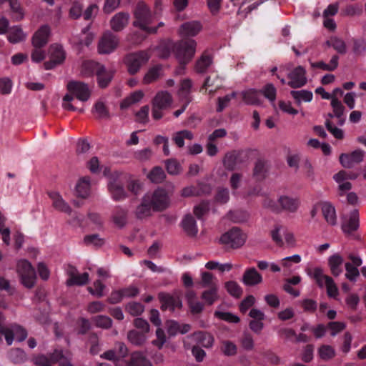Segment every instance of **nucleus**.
<instances>
[{
	"mask_svg": "<svg viewBox=\"0 0 366 366\" xmlns=\"http://www.w3.org/2000/svg\"><path fill=\"white\" fill-rule=\"evenodd\" d=\"M134 16L135 19L133 24L134 26L139 27L147 34H153L157 31L156 27L150 26L154 17L149 6L144 2L140 1L137 4Z\"/></svg>",
	"mask_w": 366,
	"mask_h": 366,
	"instance_id": "1",
	"label": "nucleus"
},
{
	"mask_svg": "<svg viewBox=\"0 0 366 366\" xmlns=\"http://www.w3.org/2000/svg\"><path fill=\"white\" fill-rule=\"evenodd\" d=\"M247 239V234L240 228L234 227L223 233L218 242L227 249H237L244 245Z\"/></svg>",
	"mask_w": 366,
	"mask_h": 366,
	"instance_id": "2",
	"label": "nucleus"
},
{
	"mask_svg": "<svg viewBox=\"0 0 366 366\" xmlns=\"http://www.w3.org/2000/svg\"><path fill=\"white\" fill-rule=\"evenodd\" d=\"M82 73L86 76L96 74L98 84L102 88L108 86L113 76L111 71H107L103 65L93 61H87L83 63Z\"/></svg>",
	"mask_w": 366,
	"mask_h": 366,
	"instance_id": "3",
	"label": "nucleus"
},
{
	"mask_svg": "<svg viewBox=\"0 0 366 366\" xmlns=\"http://www.w3.org/2000/svg\"><path fill=\"white\" fill-rule=\"evenodd\" d=\"M144 197L145 201L151 204L153 211L159 212L166 209L170 204L168 192L163 188H157L154 191L147 192Z\"/></svg>",
	"mask_w": 366,
	"mask_h": 366,
	"instance_id": "4",
	"label": "nucleus"
},
{
	"mask_svg": "<svg viewBox=\"0 0 366 366\" xmlns=\"http://www.w3.org/2000/svg\"><path fill=\"white\" fill-rule=\"evenodd\" d=\"M122 174L114 172L109 177L107 183V190L111 198L116 202L125 200L128 197V193L121 180Z\"/></svg>",
	"mask_w": 366,
	"mask_h": 366,
	"instance_id": "5",
	"label": "nucleus"
},
{
	"mask_svg": "<svg viewBox=\"0 0 366 366\" xmlns=\"http://www.w3.org/2000/svg\"><path fill=\"white\" fill-rule=\"evenodd\" d=\"M16 272L20 282L26 288L31 289L34 287L36 275L31 264L26 260L21 259L17 262Z\"/></svg>",
	"mask_w": 366,
	"mask_h": 366,
	"instance_id": "6",
	"label": "nucleus"
},
{
	"mask_svg": "<svg viewBox=\"0 0 366 366\" xmlns=\"http://www.w3.org/2000/svg\"><path fill=\"white\" fill-rule=\"evenodd\" d=\"M197 43L193 39L182 40L174 46L175 55L180 64L188 63L194 56Z\"/></svg>",
	"mask_w": 366,
	"mask_h": 366,
	"instance_id": "7",
	"label": "nucleus"
},
{
	"mask_svg": "<svg viewBox=\"0 0 366 366\" xmlns=\"http://www.w3.org/2000/svg\"><path fill=\"white\" fill-rule=\"evenodd\" d=\"M172 103V97L167 92H158L152 101V114L156 119H160L163 117V111L169 108Z\"/></svg>",
	"mask_w": 366,
	"mask_h": 366,
	"instance_id": "8",
	"label": "nucleus"
},
{
	"mask_svg": "<svg viewBox=\"0 0 366 366\" xmlns=\"http://www.w3.org/2000/svg\"><path fill=\"white\" fill-rule=\"evenodd\" d=\"M358 175V173L346 170H340L334 174L333 179L338 184V192L340 196L344 195L352 189V184L349 181L356 179Z\"/></svg>",
	"mask_w": 366,
	"mask_h": 366,
	"instance_id": "9",
	"label": "nucleus"
},
{
	"mask_svg": "<svg viewBox=\"0 0 366 366\" xmlns=\"http://www.w3.org/2000/svg\"><path fill=\"white\" fill-rule=\"evenodd\" d=\"M149 57L150 55L145 51L127 55L125 61L129 74H134L138 72L141 66L147 62Z\"/></svg>",
	"mask_w": 366,
	"mask_h": 366,
	"instance_id": "10",
	"label": "nucleus"
},
{
	"mask_svg": "<svg viewBox=\"0 0 366 366\" xmlns=\"http://www.w3.org/2000/svg\"><path fill=\"white\" fill-rule=\"evenodd\" d=\"M277 203L280 206V211L295 213L300 207L301 200L297 196L282 194L278 197Z\"/></svg>",
	"mask_w": 366,
	"mask_h": 366,
	"instance_id": "11",
	"label": "nucleus"
},
{
	"mask_svg": "<svg viewBox=\"0 0 366 366\" xmlns=\"http://www.w3.org/2000/svg\"><path fill=\"white\" fill-rule=\"evenodd\" d=\"M68 94L75 97L81 102L87 101L91 95L89 86L80 81H70L67 84Z\"/></svg>",
	"mask_w": 366,
	"mask_h": 366,
	"instance_id": "12",
	"label": "nucleus"
},
{
	"mask_svg": "<svg viewBox=\"0 0 366 366\" xmlns=\"http://www.w3.org/2000/svg\"><path fill=\"white\" fill-rule=\"evenodd\" d=\"M4 335L7 345H11L14 339L19 342L24 341L27 337V332L21 326L14 324L6 327Z\"/></svg>",
	"mask_w": 366,
	"mask_h": 366,
	"instance_id": "13",
	"label": "nucleus"
},
{
	"mask_svg": "<svg viewBox=\"0 0 366 366\" xmlns=\"http://www.w3.org/2000/svg\"><path fill=\"white\" fill-rule=\"evenodd\" d=\"M306 73V69L303 66L295 67L287 74V84L295 89L305 86L307 82Z\"/></svg>",
	"mask_w": 366,
	"mask_h": 366,
	"instance_id": "14",
	"label": "nucleus"
},
{
	"mask_svg": "<svg viewBox=\"0 0 366 366\" xmlns=\"http://www.w3.org/2000/svg\"><path fill=\"white\" fill-rule=\"evenodd\" d=\"M359 227V214L357 209H353L349 215L342 217V229L343 232L351 236Z\"/></svg>",
	"mask_w": 366,
	"mask_h": 366,
	"instance_id": "15",
	"label": "nucleus"
},
{
	"mask_svg": "<svg viewBox=\"0 0 366 366\" xmlns=\"http://www.w3.org/2000/svg\"><path fill=\"white\" fill-rule=\"evenodd\" d=\"M49 51L50 61L44 63V68L47 70L61 64L65 59V53L61 46L52 45L50 46Z\"/></svg>",
	"mask_w": 366,
	"mask_h": 366,
	"instance_id": "16",
	"label": "nucleus"
},
{
	"mask_svg": "<svg viewBox=\"0 0 366 366\" xmlns=\"http://www.w3.org/2000/svg\"><path fill=\"white\" fill-rule=\"evenodd\" d=\"M119 40L111 32H106L99 41L98 49L101 54H109L117 46Z\"/></svg>",
	"mask_w": 366,
	"mask_h": 366,
	"instance_id": "17",
	"label": "nucleus"
},
{
	"mask_svg": "<svg viewBox=\"0 0 366 366\" xmlns=\"http://www.w3.org/2000/svg\"><path fill=\"white\" fill-rule=\"evenodd\" d=\"M49 196L51 200V205L55 210L65 213L69 216H71V207L63 199L62 196L59 192H49Z\"/></svg>",
	"mask_w": 366,
	"mask_h": 366,
	"instance_id": "18",
	"label": "nucleus"
},
{
	"mask_svg": "<svg viewBox=\"0 0 366 366\" xmlns=\"http://www.w3.org/2000/svg\"><path fill=\"white\" fill-rule=\"evenodd\" d=\"M364 152L361 150H355L350 154H342L340 156V162L345 168H352L355 164L363 160Z\"/></svg>",
	"mask_w": 366,
	"mask_h": 366,
	"instance_id": "19",
	"label": "nucleus"
},
{
	"mask_svg": "<svg viewBox=\"0 0 366 366\" xmlns=\"http://www.w3.org/2000/svg\"><path fill=\"white\" fill-rule=\"evenodd\" d=\"M129 19L130 15L129 13L123 11L118 12L110 19V27L114 31H121L127 26Z\"/></svg>",
	"mask_w": 366,
	"mask_h": 366,
	"instance_id": "20",
	"label": "nucleus"
},
{
	"mask_svg": "<svg viewBox=\"0 0 366 366\" xmlns=\"http://www.w3.org/2000/svg\"><path fill=\"white\" fill-rule=\"evenodd\" d=\"M319 206L327 223L332 226L336 225L337 215L335 206L327 201L320 202Z\"/></svg>",
	"mask_w": 366,
	"mask_h": 366,
	"instance_id": "21",
	"label": "nucleus"
},
{
	"mask_svg": "<svg viewBox=\"0 0 366 366\" xmlns=\"http://www.w3.org/2000/svg\"><path fill=\"white\" fill-rule=\"evenodd\" d=\"M51 29L48 25L41 26L32 37V44L34 47H43L49 40Z\"/></svg>",
	"mask_w": 366,
	"mask_h": 366,
	"instance_id": "22",
	"label": "nucleus"
},
{
	"mask_svg": "<svg viewBox=\"0 0 366 366\" xmlns=\"http://www.w3.org/2000/svg\"><path fill=\"white\" fill-rule=\"evenodd\" d=\"M159 298L162 302L163 310H174L182 307V301L177 295H171L167 293H160Z\"/></svg>",
	"mask_w": 366,
	"mask_h": 366,
	"instance_id": "23",
	"label": "nucleus"
},
{
	"mask_svg": "<svg viewBox=\"0 0 366 366\" xmlns=\"http://www.w3.org/2000/svg\"><path fill=\"white\" fill-rule=\"evenodd\" d=\"M92 182L89 177L79 179L75 187V194L78 197L86 199L91 193Z\"/></svg>",
	"mask_w": 366,
	"mask_h": 366,
	"instance_id": "24",
	"label": "nucleus"
},
{
	"mask_svg": "<svg viewBox=\"0 0 366 366\" xmlns=\"http://www.w3.org/2000/svg\"><path fill=\"white\" fill-rule=\"evenodd\" d=\"M202 30V25L199 21H187L181 25L179 29V34L182 36H194Z\"/></svg>",
	"mask_w": 366,
	"mask_h": 366,
	"instance_id": "25",
	"label": "nucleus"
},
{
	"mask_svg": "<svg viewBox=\"0 0 366 366\" xmlns=\"http://www.w3.org/2000/svg\"><path fill=\"white\" fill-rule=\"evenodd\" d=\"M69 279L66 281L68 286L84 285L89 282V275L87 272L80 274L75 268H71L69 271Z\"/></svg>",
	"mask_w": 366,
	"mask_h": 366,
	"instance_id": "26",
	"label": "nucleus"
},
{
	"mask_svg": "<svg viewBox=\"0 0 366 366\" xmlns=\"http://www.w3.org/2000/svg\"><path fill=\"white\" fill-rule=\"evenodd\" d=\"M59 350H55L53 353L48 355H39L32 359V362L37 366H51L57 362L58 355H60Z\"/></svg>",
	"mask_w": 366,
	"mask_h": 366,
	"instance_id": "27",
	"label": "nucleus"
},
{
	"mask_svg": "<svg viewBox=\"0 0 366 366\" xmlns=\"http://www.w3.org/2000/svg\"><path fill=\"white\" fill-rule=\"evenodd\" d=\"M218 291V285H212L202 292L201 299L206 305L211 306L219 299Z\"/></svg>",
	"mask_w": 366,
	"mask_h": 366,
	"instance_id": "28",
	"label": "nucleus"
},
{
	"mask_svg": "<svg viewBox=\"0 0 366 366\" xmlns=\"http://www.w3.org/2000/svg\"><path fill=\"white\" fill-rule=\"evenodd\" d=\"M90 25L84 28L79 35L73 36V41L81 46H89L94 38V34L90 31Z\"/></svg>",
	"mask_w": 366,
	"mask_h": 366,
	"instance_id": "29",
	"label": "nucleus"
},
{
	"mask_svg": "<svg viewBox=\"0 0 366 366\" xmlns=\"http://www.w3.org/2000/svg\"><path fill=\"white\" fill-rule=\"evenodd\" d=\"M127 340L134 346H142L148 339V335L137 330H131L127 332Z\"/></svg>",
	"mask_w": 366,
	"mask_h": 366,
	"instance_id": "30",
	"label": "nucleus"
},
{
	"mask_svg": "<svg viewBox=\"0 0 366 366\" xmlns=\"http://www.w3.org/2000/svg\"><path fill=\"white\" fill-rule=\"evenodd\" d=\"M306 272L308 276L315 280L320 287H323L327 281V278H330V276L325 275L323 269L319 267L308 268L306 269Z\"/></svg>",
	"mask_w": 366,
	"mask_h": 366,
	"instance_id": "31",
	"label": "nucleus"
},
{
	"mask_svg": "<svg viewBox=\"0 0 366 366\" xmlns=\"http://www.w3.org/2000/svg\"><path fill=\"white\" fill-rule=\"evenodd\" d=\"M342 263L343 258L339 254H335L328 258V265L334 276L337 277L342 272Z\"/></svg>",
	"mask_w": 366,
	"mask_h": 366,
	"instance_id": "32",
	"label": "nucleus"
},
{
	"mask_svg": "<svg viewBox=\"0 0 366 366\" xmlns=\"http://www.w3.org/2000/svg\"><path fill=\"white\" fill-rule=\"evenodd\" d=\"M163 75V69L161 65H156L151 67L144 76L142 82L144 84H149Z\"/></svg>",
	"mask_w": 366,
	"mask_h": 366,
	"instance_id": "33",
	"label": "nucleus"
},
{
	"mask_svg": "<svg viewBox=\"0 0 366 366\" xmlns=\"http://www.w3.org/2000/svg\"><path fill=\"white\" fill-rule=\"evenodd\" d=\"M26 34L19 26H14L9 29L7 39L11 44H17L26 39Z\"/></svg>",
	"mask_w": 366,
	"mask_h": 366,
	"instance_id": "34",
	"label": "nucleus"
},
{
	"mask_svg": "<svg viewBox=\"0 0 366 366\" xmlns=\"http://www.w3.org/2000/svg\"><path fill=\"white\" fill-rule=\"evenodd\" d=\"M339 57L337 55H334L329 64H326L322 61L317 62H310V66L313 69H320L323 71H334L338 66Z\"/></svg>",
	"mask_w": 366,
	"mask_h": 366,
	"instance_id": "35",
	"label": "nucleus"
},
{
	"mask_svg": "<svg viewBox=\"0 0 366 366\" xmlns=\"http://www.w3.org/2000/svg\"><path fill=\"white\" fill-rule=\"evenodd\" d=\"M262 276L254 268L245 271L243 276V282L246 285H254L262 282Z\"/></svg>",
	"mask_w": 366,
	"mask_h": 366,
	"instance_id": "36",
	"label": "nucleus"
},
{
	"mask_svg": "<svg viewBox=\"0 0 366 366\" xmlns=\"http://www.w3.org/2000/svg\"><path fill=\"white\" fill-rule=\"evenodd\" d=\"M182 225L187 234L194 236L197 234L198 229L196 221L191 214L185 215L182 219Z\"/></svg>",
	"mask_w": 366,
	"mask_h": 366,
	"instance_id": "37",
	"label": "nucleus"
},
{
	"mask_svg": "<svg viewBox=\"0 0 366 366\" xmlns=\"http://www.w3.org/2000/svg\"><path fill=\"white\" fill-rule=\"evenodd\" d=\"M194 138L192 132L187 129L181 130L175 132L172 136V140L178 147L184 146V140H192Z\"/></svg>",
	"mask_w": 366,
	"mask_h": 366,
	"instance_id": "38",
	"label": "nucleus"
},
{
	"mask_svg": "<svg viewBox=\"0 0 366 366\" xmlns=\"http://www.w3.org/2000/svg\"><path fill=\"white\" fill-rule=\"evenodd\" d=\"M131 366H152L150 361L147 358L145 355L140 352L136 351L132 353L130 358Z\"/></svg>",
	"mask_w": 366,
	"mask_h": 366,
	"instance_id": "39",
	"label": "nucleus"
},
{
	"mask_svg": "<svg viewBox=\"0 0 366 366\" xmlns=\"http://www.w3.org/2000/svg\"><path fill=\"white\" fill-rule=\"evenodd\" d=\"M326 44L332 46L339 54H344L347 52V45L345 41L338 36H331L327 41Z\"/></svg>",
	"mask_w": 366,
	"mask_h": 366,
	"instance_id": "40",
	"label": "nucleus"
},
{
	"mask_svg": "<svg viewBox=\"0 0 366 366\" xmlns=\"http://www.w3.org/2000/svg\"><path fill=\"white\" fill-rule=\"evenodd\" d=\"M152 207L147 202L145 201V197L143 196L141 204L137 206L135 214L139 219L147 217L152 214Z\"/></svg>",
	"mask_w": 366,
	"mask_h": 366,
	"instance_id": "41",
	"label": "nucleus"
},
{
	"mask_svg": "<svg viewBox=\"0 0 366 366\" xmlns=\"http://www.w3.org/2000/svg\"><path fill=\"white\" fill-rule=\"evenodd\" d=\"M244 102L247 104H259L261 101L259 99V92L254 89H248L242 92Z\"/></svg>",
	"mask_w": 366,
	"mask_h": 366,
	"instance_id": "42",
	"label": "nucleus"
},
{
	"mask_svg": "<svg viewBox=\"0 0 366 366\" xmlns=\"http://www.w3.org/2000/svg\"><path fill=\"white\" fill-rule=\"evenodd\" d=\"M192 337L202 346L205 347H210L214 343L213 337L206 332H198L193 334Z\"/></svg>",
	"mask_w": 366,
	"mask_h": 366,
	"instance_id": "43",
	"label": "nucleus"
},
{
	"mask_svg": "<svg viewBox=\"0 0 366 366\" xmlns=\"http://www.w3.org/2000/svg\"><path fill=\"white\" fill-rule=\"evenodd\" d=\"M317 353L321 360L328 361L335 356L336 351L332 346L323 345L318 348Z\"/></svg>",
	"mask_w": 366,
	"mask_h": 366,
	"instance_id": "44",
	"label": "nucleus"
},
{
	"mask_svg": "<svg viewBox=\"0 0 366 366\" xmlns=\"http://www.w3.org/2000/svg\"><path fill=\"white\" fill-rule=\"evenodd\" d=\"M144 97V92L142 90H138L131 94L128 97L122 101L121 103V108L125 109L132 104L139 102Z\"/></svg>",
	"mask_w": 366,
	"mask_h": 366,
	"instance_id": "45",
	"label": "nucleus"
},
{
	"mask_svg": "<svg viewBox=\"0 0 366 366\" xmlns=\"http://www.w3.org/2000/svg\"><path fill=\"white\" fill-rule=\"evenodd\" d=\"M292 97L296 100L297 103L300 104L302 102H310L312 99L313 94L308 90H298L291 91Z\"/></svg>",
	"mask_w": 366,
	"mask_h": 366,
	"instance_id": "46",
	"label": "nucleus"
},
{
	"mask_svg": "<svg viewBox=\"0 0 366 366\" xmlns=\"http://www.w3.org/2000/svg\"><path fill=\"white\" fill-rule=\"evenodd\" d=\"M212 63V59L210 55L207 54H204L201 56V57L197 60L196 63V71L198 73H204L206 71L207 68L210 66Z\"/></svg>",
	"mask_w": 366,
	"mask_h": 366,
	"instance_id": "47",
	"label": "nucleus"
},
{
	"mask_svg": "<svg viewBox=\"0 0 366 366\" xmlns=\"http://www.w3.org/2000/svg\"><path fill=\"white\" fill-rule=\"evenodd\" d=\"M331 106L333 109L335 117L340 119V124L342 125L345 122V119L342 118L345 111L342 104L337 99V97H332L331 100Z\"/></svg>",
	"mask_w": 366,
	"mask_h": 366,
	"instance_id": "48",
	"label": "nucleus"
},
{
	"mask_svg": "<svg viewBox=\"0 0 366 366\" xmlns=\"http://www.w3.org/2000/svg\"><path fill=\"white\" fill-rule=\"evenodd\" d=\"M201 278L199 282L200 288L212 287V285H217L214 275L207 272H201Z\"/></svg>",
	"mask_w": 366,
	"mask_h": 366,
	"instance_id": "49",
	"label": "nucleus"
},
{
	"mask_svg": "<svg viewBox=\"0 0 366 366\" xmlns=\"http://www.w3.org/2000/svg\"><path fill=\"white\" fill-rule=\"evenodd\" d=\"M166 175L163 169L160 167H154L152 171L147 174L148 179L153 183L162 182Z\"/></svg>",
	"mask_w": 366,
	"mask_h": 366,
	"instance_id": "50",
	"label": "nucleus"
},
{
	"mask_svg": "<svg viewBox=\"0 0 366 366\" xmlns=\"http://www.w3.org/2000/svg\"><path fill=\"white\" fill-rule=\"evenodd\" d=\"M261 92L275 108L274 101L276 99L277 89L274 86L271 84H267L261 90Z\"/></svg>",
	"mask_w": 366,
	"mask_h": 366,
	"instance_id": "51",
	"label": "nucleus"
},
{
	"mask_svg": "<svg viewBox=\"0 0 366 366\" xmlns=\"http://www.w3.org/2000/svg\"><path fill=\"white\" fill-rule=\"evenodd\" d=\"M221 352L226 356H234L237 352V345L229 340L222 342Z\"/></svg>",
	"mask_w": 366,
	"mask_h": 366,
	"instance_id": "52",
	"label": "nucleus"
},
{
	"mask_svg": "<svg viewBox=\"0 0 366 366\" xmlns=\"http://www.w3.org/2000/svg\"><path fill=\"white\" fill-rule=\"evenodd\" d=\"M127 212L122 209H118L113 215V222L118 227H124L127 223Z\"/></svg>",
	"mask_w": 366,
	"mask_h": 366,
	"instance_id": "53",
	"label": "nucleus"
},
{
	"mask_svg": "<svg viewBox=\"0 0 366 366\" xmlns=\"http://www.w3.org/2000/svg\"><path fill=\"white\" fill-rule=\"evenodd\" d=\"M345 267V277L351 282H355L360 275V271L357 267L354 266L350 262H346Z\"/></svg>",
	"mask_w": 366,
	"mask_h": 366,
	"instance_id": "54",
	"label": "nucleus"
},
{
	"mask_svg": "<svg viewBox=\"0 0 366 366\" xmlns=\"http://www.w3.org/2000/svg\"><path fill=\"white\" fill-rule=\"evenodd\" d=\"M93 322L98 327L109 329L112 325V320L110 317L105 315H98L93 318Z\"/></svg>",
	"mask_w": 366,
	"mask_h": 366,
	"instance_id": "55",
	"label": "nucleus"
},
{
	"mask_svg": "<svg viewBox=\"0 0 366 366\" xmlns=\"http://www.w3.org/2000/svg\"><path fill=\"white\" fill-rule=\"evenodd\" d=\"M224 287L228 293L234 297H239L242 293L241 287L236 282L229 281Z\"/></svg>",
	"mask_w": 366,
	"mask_h": 366,
	"instance_id": "56",
	"label": "nucleus"
},
{
	"mask_svg": "<svg viewBox=\"0 0 366 366\" xmlns=\"http://www.w3.org/2000/svg\"><path fill=\"white\" fill-rule=\"evenodd\" d=\"M10 8L14 13V18L16 21L21 20L24 18V11L18 0H8Z\"/></svg>",
	"mask_w": 366,
	"mask_h": 366,
	"instance_id": "57",
	"label": "nucleus"
},
{
	"mask_svg": "<svg viewBox=\"0 0 366 366\" xmlns=\"http://www.w3.org/2000/svg\"><path fill=\"white\" fill-rule=\"evenodd\" d=\"M214 316L222 320L230 323H237L239 322V318L237 315L227 312L215 311Z\"/></svg>",
	"mask_w": 366,
	"mask_h": 366,
	"instance_id": "58",
	"label": "nucleus"
},
{
	"mask_svg": "<svg viewBox=\"0 0 366 366\" xmlns=\"http://www.w3.org/2000/svg\"><path fill=\"white\" fill-rule=\"evenodd\" d=\"M84 242L87 246L100 247L104 244V240L99 234H94L85 236Z\"/></svg>",
	"mask_w": 366,
	"mask_h": 366,
	"instance_id": "59",
	"label": "nucleus"
},
{
	"mask_svg": "<svg viewBox=\"0 0 366 366\" xmlns=\"http://www.w3.org/2000/svg\"><path fill=\"white\" fill-rule=\"evenodd\" d=\"M153 155V152L150 148H144L137 150L134 152V158L142 162L149 161Z\"/></svg>",
	"mask_w": 366,
	"mask_h": 366,
	"instance_id": "60",
	"label": "nucleus"
},
{
	"mask_svg": "<svg viewBox=\"0 0 366 366\" xmlns=\"http://www.w3.org/2000/svg\"><path fill=\"white\" fill-rule=\"evenodd\" d=\"M126 310L133 316L140 315L144 310V307L139 302H129L126 305Z\"/></svg>",
	"mask_w": 366,
	"mask_h": 366,
	"instance_id": "61",
	"label": "nucleus"
},
{
	"mask_svg": "<svg viewBox=\"0 0 366 366\" xmlns=\"http://www.w3.org/2000/svg\"><path fill=\"white\" fill-rule=\"evenodd\" d=\"M284 232L285 227L280 225L276 226L271 232L272 238L277 245L282 246L284 244L282 239Z\"/></svg>",
	"mask_w": 366,
	"mask_h": 366,
	"instance_id": "62",
	"label": "nucleus"
},
{
	"mask_svg": "<svg viewBox=\"0 0 366 366\" xmlns=\"http://www.w3.org/2000/svg\"><path fill=\"white\" fill-rule=\"evenodd\" d=\"M237 93L232 92L224 97L218 98L217 112H221L228 107L232 99L236 97Z\"/></svg>",
	"mask_w": 366,
	"mask_h": 366,
	"instance_id": "63",
	"label": "nucleus"
},
{
	"mask_svg": "<svg viewBox=\"0 0 366 366\" xmlns=\"http://www.w3.org/2000/svg\"><path fill=\"white\" fill-rule=\"evenodd\" d=\"M249 215L247 212L242 211H230L227 214V217L234 222H243L246 221Z\"/></svg>",
	"mask_w": 366,
	"mask_h": 366,
	"instance_id": "64",
	"label": "nucleus"
}]
</instances>
